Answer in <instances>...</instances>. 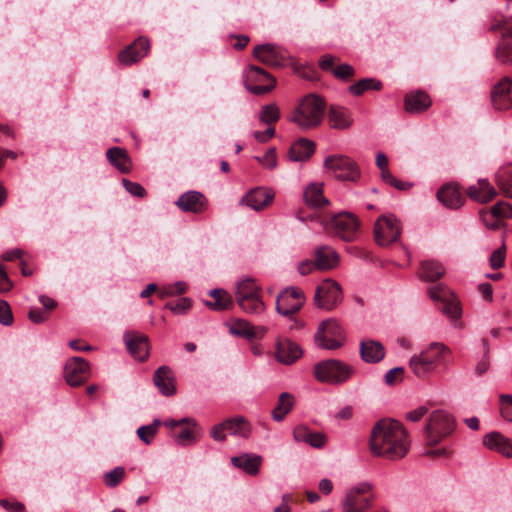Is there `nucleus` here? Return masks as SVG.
Segmentation results:
<instances>
[{
    "instance_id": "f257e3e1",
    "label": "nucleus",
    "mask_w": 512,
    "mask_h": 512,
    "mask_svg": "<svg viewBox=\"0 0 512 512\" xmlns=\"http://www.w3.org/2000/svg\"><path fill=\"white\" fill-rule=\"evenodd\" d=\"M374 456L389 460L403 458L409 451L410 442L402 424L393 419L379 420L373 427L369 441Z\"/></svg>"
},
{
    "instance_id": "f03ea898",
    "label": "nucleus",
    "mask_w": 512,
    "mask_h": 512,
    "mask_svg": "<svg viewBox=\"0 0 512 512\" xmlns=\"http://www.w3.org/2000/svg\"><path fill=\"white\" fill-rule=\"evenodd\" d=\"M324 109V100L315 94H309L298 102L288 119L301 130L314 129L321 124Z\"/></svg>"
},
{
    "instance_id": "7ed1b4c3",
    "label": "nucleus",
    "mask_w": 512,
    "mask_h": 512,
    "mask_svg": "<svg viewBox=\"0 0 512 512\" xmlns=\"http://www.w3.org/2000/svg\"><path fill=\"white\" fill-rule=\"evenodd\" d=\"M449 352V348L444 344L433 342L419 354L410 358L409 368L415 376L424 379L433 373L436 364L444 361Z\"/></svg>"
},
{
    "instance_id": "20e7f679",
    "label": "nucleus",
    "mask_w": 512,
    "mask_h": 512,
    "mask_svg": "<svg viewBox=\"0 0 512 512\" xmlns=\"http://www.w3.org/2000/svg\"><path fill=\"white\" fill-rule=\"evenodd\" d=\"M455 429L453 417L446 411H433L428 418L424 428L425 440L427 445L434 446L439 444L446 437L451 435Z\"/></svg>"
},
{
    "instance_id": "39448f33",
    "label": "nucleus",
    "mask_w": 512,
    "mask_h": 512,
    "mask_svg": "<svg viewBox=\"0 0 512 512\" xmlns=\"http://www.w3.org/2000/svg\"><path fill=\"white\" fill-rule=\"evenodd\" d=\"M354 373V368L336 359L323 360L314 365V376L322 383L340 385Z\"/></svg>"
},
{
    "instance_id": "423d86ee",
    "label": "nucleus",
    "mask_w": 512,
    "mask_h": 512,
    "mask_svg": "<svg viewBox=\"0 0 512 512\" xmlns=\"http://www.w3.org/2000/svg\"><path fill=\"white\" fill-rule=\"evenodd\" d=\"M315 345L324 350L340 349L346 342V334L338 322H320L314 335Z\"/></svg>"
},
{
    "instance_id": "0eeeda50",
    "label": "nucleus",
    "mask_w": 512,
    "mask_h": 512,
    "mask_svg": "<svg viewBox=\"0 0 512 512\" xmlns=\"http://www.w3.org/2000/svg\"><path fill=\"white\" fill-rule=\"evenodd\" d=\"M374 495L372 485L368 482L351 487L343 500V512H366L372 505Z\"/></svg>"
},
{
    "instance_id": "6e6552de",
    "label": "nucleus",
    "mask_w": 512,
    "mask_h": 512,
    "mask_svg": "<svg viewBox=\"0 0 512 512\" xmlns=\"http://www.w3.org/2000/svg\"><path fill=\"white\" fill-rule=\"evenodd\" d=\"M324 167L339 180L356 181L360 177L357 163L344 155L328 156L324 161Z\"/></svg>"
},
{
    "instance_id": "1a4fd4ad",
    "label": "nucleus",
    "mask_w": 512,
    "mask_h": 512,
    "mask_svg": "<svg viewBox=\"0 0 512 512\" xmlns=\"http://www.w3.org/2000/svg\"><path fill=\"white\" fill-rule=\"evenodd\" d=\"M401 231V223L394 215H383L375 222L374 236L380 246H389L398 241Z\"/></svg>"
},
{
    "instance_id": "9d476101",
    "label": "nucleus",
    "mask_w": 512,
    "mask_h": 512,
    "mask_svg": "<svg viewBox=\"0 0 512 512\" xmlns=\"http://www.w3.org/2000/svg\"><path fill=\"white\" fill-rule=\"evenodd\" d=\"M244 85L254 95H263L274 88L275 80L264 69L251 65L244 72Z\"/></svg>"
},
{
    "instance_id": "9b49d317",
    "label": "nucleus",
    "mask_w": 512,
    "mask_h": 512,
    "mask_svg": "<svg viewBox=\"0 0 512 512\" xmlns=\"http://www.w3.org/2000/svg\"><path fill=\"white\" fill-rule=\"evenodd\" d=\"M492 30H501V38L495 50V57L503 65L512 66V17L496 21Z\"/></svg>"
},
{
    "instance_id": "f8f14e48",
    "label": "nucleus",
    "mask_w": 512,
    "mask_h": 512,
    "mask_svg": "<svg viewBox=\"0 0 512 512\" xmlns=\"http://www.w3.org/2000/svg\"><path fill=\"white\" fill-rule=\"evenodd\" d=\"M305 303L304 292L297 287H287L276 298V310L282 317L297 313Z\"/></svg>"
},
{
    "instance_id": "ddd939ff",
    "label": "nucleus",
    "mask_w": 512,
    "mask_h": 512,
    "mask_svg": "<svg viewBox=\"0 0 512 512\" xmlns=\"http://www.w3.org/2000/svg\"><path fill=\"white\" fill-rule=\"evenodd\" d=\"M225 432L242 438H248L251 434V425L245 417L237 416L213 426L210 435L215 441H224L226 439Z\"/></svg>"
},
{
    "instance_id": "4468645a",
    "label": "nucleus",
    "mask_w": 512,
    "mask_h": 512,
    "mask_svg": "<svg viewBox=\"0 0 512 512\" xmlns=\"http://www.w3.org/2000/svg\"><path fill=\"white\" fill-rule=\"evenodd\" d=\"M342 301V291L340 285L331 280H324L315 290V305L326 311H331Z\"/></svg>"
},
{
    "instance_id": "2eb2a0df",
    "label": "nucleus",
    "mask_w": 512,
    "mask_h": 512,
    "mask_svg": "<svg viewBox=\"0 0 512 512\" xmlns=\"http://www.w3.org/2000/svg\"><path fill=\"white\" fill-rule=\"evenodd\" d=\"M328 225V228L344 241H353L358 234L359 220L354 214L344 212L335 215Z\"/></svg>"
},
{
    "instance_id": "dca6fc26",
    "label": "nucleus",
    "mask_w": 512,
    "mask_h": 512,
    "mask_svg": "<svg viewBox=\"0 0 512 512\" xmlns=\"http://www.w3.org/2000/svg\"><path fill=\"white\" fill-rule=\"evenodd\" d=\"M90 376V365L81 357H72L64 367V378L68 385L77 387L83 385Z\"/></svg>"
},
{
    "instance_id": "f3484780",
    "label": "nucleus",
    "mask_w": 512,
    "mask_h": 512,
    "mask_svg": "<svg viewBox=\"0 0 512 512\" xmlns=\"http://www.w3.org/2000/svg\"><path fill=\"white\" fill-rule=\"evenodd\" d=\"M253 55L257 60L272 67L284 66L287 58L284 49L270 43L255 46Z\"/></svg>"
},
{
    "instance_id": "a211bd4d",
    "label": "nucleus",
    "mask_w": 512,
    "mask_h": 512,
    "mask_svg": "<svg viewBox=\"0 0 512 512\" xmlns=\"http://www.w3.org/2000/svg\"><path fill=\"white\" fill-rule=\"evenodd\" d=\"M123 339L127 349L136 360L143 362L148 358L149 341L146 335L136 331H127Z\"/></svg>"
},
{
    "instance_id": "6ab92c4d",
    "label": "nucleus",
    "mask_w": 512,
    "mask_h": 512,
    "mask_svg": "<svg viewBox=\"0 0 512 512\" xmlns=\"http://www.w3.org/2000/svg\"><path fill=\"white\" fill-rule=\"evenodd\" d=\"M511 86V78L505 76L493 87L491 102L496 110L506 111L512 108Z\"/></svg>"
},
{
    "instance_id": "aec40b11",
    "label": "nucleus",
    "mask_w": 512,
    "mask_h": 512,
    "mask_svg": "<svg viewBox=\"0 0 512 512\" xmlns=\"http://www.w3.org/2000/svg\"><path fill=\"white\" fill-rule=\"evenodd\" d=\"M436 197L443 206L449 209H459L465 203V196L459 185L453 182L442 185L438 189Z\"/></svg>"
},
{
    "instance_id": "412c9836",
    "label": "nucleus",
    "mask_w": 512,
    "mask_h": 512,
    "mask_svg": "<svg viewBox=\"0 0 512 512\" xmlns=\"http://www.w3.org/2000/svg\"><path fill=\"white\" fill-rule=\"evenodd\" d=\"M150 50V42L147 38L139 37L118 55L121 64L129 66L145 57Z\"/></svg>"
},
{
    "instance_id": "4be33fe9",
    "label": "nucleus",
    "mask_w": 512,
    "mask_h": 512,
    "mask_svg": "<svg viewBox=\"0 0 512 512\" xmlns=\"http://www.w3.org/2000/svg\"><path fill=\"white\" fill-rule=\"evenodd\" d=\"M274 199V193L257 187L247 192L240 200V204L247 206L255 211H260L271 204Z\"/></svg>"
},
{
    "instance_id": "5701e85b",
    "label": "nucleus",
    "mask_w": 512,
    "mask_h": 512,
    "mask_svg": "<svg viewBox=\"0 0 512 512\" xmlns=\"http://www.w3.org/2000/svg\"><path fill=\"white\" fill-rule=\"evenodd\" d=\"M175 204L184 212L198 214L206 210L207 200L205 196L198 191H188L183 193Z\"/></svg>"
},
{
    "instance_id": "b1692460",
    "label": "nucleus",
    "mask_w": 512,
    "mask_h": 512,
    "mask_svg": "<svg viewBox=\"0 0 512 512\" xmlns=\"http://www.w3.org/2000/svg\"><path fill=\"white\" fill-rule=\"evenodd\" d=\"M229 331L234 336L253 342L263 338L267 329L261 325H251L250 322H234L232 325H229Z\"/></svg>"
},
{
    "instance_id": "393cba45",
    "label": "nucleus",
    "mask_w": 512,
    "mask_h": 512,
    "mask_svg": "<svg viewBox=\"0 0 512 512\" xmlns=\"http://www.w3.org/2000/svg\"><path fill=\"white\" fill-rule=\"evenodd\" d=\"M302 355L300 346L289 339H279L276 344V358L280 363L290 365Z\"/></svg>"
},
{
    "instance_id": "a878e982",
    "label": "nucleus",
    "mask_w": 512,
    "mask_h": 512,
    "mask_svg": "<svg viewBox=\"0 0 512 512\" xmlns=\"http://www.w3.org/2000/svg\"><path fill=\"white\" fill-rule=\"evenodd\" d=\"M483 445L507 458L512 457V443L500 432L493 431L486 434L483 437Z\"/></svg>"
},
{
    "instance_id": "bb28decb",
    "label": "nucleus",
    "mask_w": 512,
    "mask_h": 512,
    "mask_svg": "<svg viewBox=\"0 0 512 512\" xmlns=\"http://www.w3.org/2000/svg\"><path fill=\"white\" fill-rule=\"evenodd\" d=\"M153 383L164 396H172L176 392L174 376L168 366H160L154 372Z\"/></svg>"
},
{
    "instance_id": "cd10ccee",
    "label": "nucleus",
    "mask_w": 512,
    "mask_h": 512,
    "mask_svg": "<svg viewBox=\"0 0 512 512\" xmlns=\"http://www.w3.org/2000/svg\"><path fill=\"white\" fill-rule=\"evenodd\" d=\"M360 356L366 363H378L385 356L384 346L373 339H363L360 342Z\"/></svg>"
},
{
    "instance_id": "c85d7f7f",
    "label": "nucleus",
    "mask_w": 512,
    "mask_h": 512,
    "mask_svg": "<svg viewBox=\"0 0 512 512\" xmlns=\"http://www.w3.org/2000/svg\"><path fill=\"white\" fill-rule=\"evenodd\" d=\"M466 193L471 200L479 203H487L497 195L487 179H479L477 184L468 187Z\"/></svg>"
},
{
    "instance_id": "c756f323",
    "label": "nucleus",
    "mask_w": 512,
    "mask_h": 512,
    "mask_svg": "<svg viewBox=\"0 0 512 512\" xmlns=\"http://www.w3.org/2000/svg\"><path fill=\"white\" fill-rule=\"evenodd\" d=\"M431 106L429 95L423 91H415L406 94L404 107L407 112L421 113Z\"/></svg>"
},
{
    "instance_id": "7c9ffc66",
    "label": "nucleus",
    "mask_w": 512,
    "mask_h": 512,
    "mask_svg": "<svg viewBox=\"0 0 512 512\" xmlns=\"http://www.w3.org/2000/svg\"><path fill=\"white\" fill-rule=\"evenodd\" d=\"M315 151V143L307 138H300L295 141L288 152L291 161H306Z\"/></svg>"
},
{
    "instance_id": "2f4dec72",
    "label": "nucleus",
    "mask_w": 512,
    "mask_h": 512,
    "mask_svg": "<svg viewBox=\"0 0 512 512\" xmlns=\"http://www.w3.org/2000/svg\"><path fill=\"white\" fill-rule=\"evenodd\" d=\"M328 121L334 129H347L353 123L351 112L341 106H331L328 112Z\"/></svg>"
},
{
    "instance_id": "473e14b6",
    "label": "nucleus",
    "mask_w": 512,
    "mask_h": 512,
    "mask_svg": "<svg viewBox=\"0 0 512 512\" xmlns=\"http://www.w3.org/2000/svg\"><path fill=\"white\" fill-rule=\"evenodd\" d=\"M316 268L319 270H330L337 266L339 255L329 246L318 247L315 251Z\"/></svg>"
},
{
    "instance_id": "72a5a7b5",
    "label": "nucleus",
    "mask_w": 512,
    "mask_h": 512,
    "mask_svg": "<svg viewBox=\"0 0 512 512\" xmlns=\"http://www.w3.org/2000/svg\"><path fill=\"white\" fill-rule=\"evenodd\" d=\"M212 300L204 301V304L214 311L229 310L233 306V300L230 294L224 289H213L209 292Z\"/></svg>"
},
{
    "instance_id": "f704fd0d",
    "label": "nucleus",
    "mask_w": 512,
    "mask_h": 512,
    "mask_svg": "<svg viewBox=\"0 0 512 512\" xmlns=\"http://www.w3.org/2000/svg\"><path fill=\"white\" fill-rule=\"evenodd\" d=\"M303 198L306 205L312 208L322 207L329 203L323 195V187L320 183L309 184L304 190Z\"/></svg>"
},
{
    "instance_id": "c9c22d12",
    "label": "nucleus",
    "mask_w": 512,
    "mask_h": 512,
    "mask_svg": "<svg viewBox=\"0 0 512 512\" xmlns=\"http://www.w3.org/2000/svg\"><path fill=\"white\" fill-rule=\"evenodd\" d=\"M232 464L250 475H256L261 464V457L257 455L243 454L231 458Z\"/></svg>"
},
{
    "instance_id": "e433bc0d",
    "label": "nucleus",
    "mask_w": 512,
    "mask_h": 512,
    "mask_svg": "<svg viewBox=\"0 0 512 512\" xmlns=\"http://www.w3.org/2000/svg\"><path fill=\"white\" fill-rule=\"evenodd\" d=\"M445 274V268L436 260H423L419 268V276L425 281H435Z\"/></svg>"
},
{
    "instance_id": "4c0bfd02",
    "label": "nucleus",
    "mask_w": 512,
    "mask_h": 512,
    "mask_svg": "<svg viewBox=\"0 0 512 512\" xmlns=\"http://www.w3.org/2000/svg\"><path fill=\"white\" fill-rule=\"evenodd\" d=\"M295 404V398L291 393L283 392L279 395L277 405L272 410V418L276 422L284 420L286 415L292 410Z\"/></svg>"
},
{
    "instance_id": "58836bf2",
    "label": "nucleus",
    "mask_w": 512,
    "mask_h": 512,
    "mask_svg": "<svg viewBox=\"0 0 512 512\" xmlns=\"http://www.w3.org/2000/svg\"><path fill=\"white\" fill-rule=\"evenodd\" d=\"M106 157L109 162L122 173H127L130 170V160L127 152L120 147L109 148L106 152Z\"/></svg>"
},
{
    "instance_id": "ea45409f",
    "label": "nucleus",
    "mask_w": 512,
    "mask_h": 512,
    "mask_svg": "<svg viewBox=\"0 0 512 512\" xmlns=\"http://www.w3.org/2000/svg\"><path fill=\"white\" fill-rule=\"evenodd\" d=\"M237 302L244 312L252 315H259L265 309V305L259 295L242 297Z\"/></svg>"
},
{
    "instance_id": "a19ab883",
    "label": "nucleus",
    "mask_w": 512,
    "mask_h": 512,
    "mask_svg": "<svg viewBox=\"0 0 512 512\" xmlns=\"http://www.w3.org/2000/svg\"><path fill=\"white\" fill-rule=\"evenodd\" d=\"M280 119V109L275 103L264 105L259 113L261 123L272 126Z\"/></svg>"
},
{
    "instance_id": "79ce46f5",
    "label": "nucleus",
    "mask_w": 512,
    "mask_h": 512,
    "mask_svg": "<svg viewBox=\"0 0 512 512\" xmlns=\"http://www.w3.org/2000/svg\"><path fill=\"white\" fill-rule=\"evenodd\" d=\"M382 87V83L374 78H364L356 82L355 84L349 87V91L355 95L359 96L363 92L368 90H380Z\"/></svg>"
},
{
    "instance_id": "37998d69",
    "label": "nucleus",
    "mask_w": 512,
    "mask_h": 512,
    "mask_svg": "<svg viewBox=\"0 0 512 512\" xmlns=\"http://www.w3.org/2000/svg\"><path fill=\"white\" fill-rule=\"evenodd\" d=\"M259 295V287L251 278H246L238 282L236 299L241 300L242 297H252Z\"/></svg>"
},
{
    "instance_id": "c03bdc74",
    "label": "nucleus",
    "mask_w": 512,
    "mask_h": 512,
    "mask_svg": "<svg viewBox=\"0 0 512 512\" xmlns=\"http://www.w3.org/2000/svg\"><path fill=\"white\" fill-rule=\"evenodd\" d=\"M439 308L448 318L456 320L461 317V307L453 293L441 303Z\"/></svg>"
},
{
    "instance_id": "a18cd8bd",
    "label": "nucleus",
    "mask_w": 512,
    "mask_h": 512,
    "mask_svg": "<svg viewBox=\"0 0 512 512\" xmlns=\"http://www.w3.org/2000/svg\"><path fill=\"white\" fill-rule=\"evenodd\" d=\"M192 302L187 297H182L165 304L164 309L172 312L173 316H182L190 310Z\"/></svg>"
},
{
    "instance_id": "49530a36",
    "label": "nucleus",
    "mask_w": 512,
    "mask_h": 512,
    "mask_svg": "<svg viewBox=\"0 0 512 512\" xmlns=\"http://www.w3.org/2000/svg\"><path fill=\"white\" fill-rule=\"evenodd\" d=\"M126 475L124 467L117 466L113 470L106 472L103 475V482L109 488L118 486Z\"/></svg>"
},
{
    "instance_id": "de8ad7c7",
    "label": "nucleus",
    "mask_w": 512,
    "mask_h": 512,
    "mask_svg": "<svg viewBox=\"0 0 512 512\" xmlns=\"http://www.w3.org/2000/svg\"><path fill=\"white\" fill-rule=\"evenodd\" d=\"M161 424L159 419H155L150 425L141 426L137 429L138 437L145 443L150 444L154 439L158 427Z\"/></svg>"
},
{
    "instance_id": "09e8293b",
    "label": "nucleus",
    "mask_w": 512,
    "mask_h": 512,
    "mask_svg": "<svg viewBox=\"0 0 512 512\" xmlns=\"http://www.w3.org/2000/svg\"><path fill=\"white\" fill-rule=\"evenodd\" d=\"M487 216H495L500 223L501 219L512 218V207L509 203L500 201L489 209Z\"/></svg>"
},
{
    "instance_id": "8fccbe9b",
    "label": "nucleus",
    "mask_w": 512,
    "mask_h": 512,
    "mask_svg": "<svg viewBox=\"0 0 512 512\" xmlns=\"http://www.w3.org/2000/svg\"><path fill=\"white\" fill-rule=\"evenodd\" d=\"M428 294L432 300L442 303L451 296L452 292L445 285L437 284L429 287Z\"/></svg>"
},
{
    "instance_id": "3c124183",
    "label": "nucleus",
    "mask_w": 512,
    "mask_h": 512,
    "mask_svg": "<svg viewBox=\"0 0 512 512\" xmlns=\"http://www.w3.org/2000/svg\"><path fill=\"white\" fill-rule=\"evenodd\" d=\"M498 185L503 193L512 198V169L501 172L498 176Z\"/></svg>"
},
{
    "instance_id": "603ef678",
    "label": "nucleus",
    "mask_w": 512,
    "mask_h": 512,
    "mask_svg": "<svg viewBox=\"0 0 512 512\" xmlns=\"http://www.w3.org/2000/svg\"><path fill=\"white\" fill-rule=\"evenodd\" d=\"M255 159L265 168L274 169L277 166L276 149H268L263 156H255Z\"/></svg>"
},
{
    "instance_id": "864d4df0",
    "label": "nucleus",
    "mask_w": 512,
    "mask_h": 512,
    "mask_svg": "<svg viewBox=\"0 0 512 512\" xmlns=\"http://www.w3.org/2000/svg\"><path fill=\"white\" fill-rule=\"evenodd\" d=\"M501 402V415L502 417L512 422V396L508 394L500 395Z\"/></svg>"
},
{
    "instance_id": "5fc2aeb1",
    "label": "nucleus",
    "mask_w": 512,
    "mask_h": 512,
    "mask_svg": "<svg viewBox=\"0 0 512 512\" xmlns=\"http://www.w3.org/2000/svg\"><path fill=\"white\" fill-rule=\"evenodd\" d=\"M381 177L383 181L393 187H395L398 190H406L411 187L410 184L402 182L401 180L396 179L390 170H385L383 173H381Z\"/></svg>"
},
{
    "instance_id": "6e6d98bb",
    "label": "nucleus",
    "mask_w": 512,
    "mask_h": 512,
    "mask_svg": "<svg viewBox=\"0 0 512 512\" xmlns=\"http://www.w3.org/2000/svg\"><path fill=\"white\" fill-rule=\"evenodd\" d=\"M176 441L179 445L182 446L194 443L196 441L194 429L190 427L182 429L181 432L176 436Z\"/></svg>"
},
{
    "instance_id": "4d7b16f0",
    "label": "nucleus",
    "mask_w": 512,
    "mask_h": 512,
    "mask_svg": "<svg viewBox=\"0 0 512 512\" xmlns=\"http://www.w3.org/2000/svg\"><path fill=\"white\" fill-rule=\"evenodd\" d=\"M403 373L404 369L402 367H394L387 371L384 376V381L387 385H394L402 380Z\"/></svg>"
},
{
    "instance_id": "13d9d810",
    "label": "nucleus",
    "mask_w": 512,
    "mask_h": 512,
    "mask_svg": "<svg viewBox=\"0 0 512 512\" xmlns=\"http://www.w3.org/2000/svg\"><path fill=\"white\" fill-rule=\"evenodd\" d=\"M122 184H123L124 188L126 189V191L129 192L131 195L137 196V197L145 196L146 191L141 184L132 182L127 179H123Z\"/></svg>"
},
{
    "instance_id": "bf43d9fd",
    "label": "nucleus",
    "mask_w": 512,
    "mask_h": 512,
    "mask_svg": "<svg viewBox=\"0 0 512 512\" xmlns=\"http://www.w3.org/2000/svg\"><path fill=\"white\" fill-rule=\"evenodd\" d=\"M505 261V246L502 245L499 249L495 250L490 256V265L493 269H499L504 265Z\"/></svg>"
},
{
    "instance_id": "052dcab7",
    "label": "nucleus",
    "mask_w": 512,
    "mask_h": 512,
    "mask_svg": "<svg viewBox=\"0 0 512 512\" xmlns=\"http://www.w3.org/2000/svg\"><path fill=\"white\" fill-rule=\"evenodd\" d=\"M333 75L338 79L346 80L354 75V68L349 64H341L333 69Z\"/></svg>"
},
{
    "instance_id": "680f3d73",
    "label": "nucleus",
    "mask_w": 512,
    "mask_h": 512,
    "mask_svg": "<svg viewBox=\"0 0 512 512\" xmlns=\"http://www.w3.org/2000/svg\"><path fill=\"white\" fill-rule=\"evenodd\" d=\"M306 443L314 448H322L326 443V436L323 433L313 432L311 430Z\"/></svg>"
},
{
    "instance_id": "e2e57ef3",
    "label": "nucleus",
    "mask_w": 512,
    "mask_h": 512,
    "mask_svg": "<svg viewBox=\"0 0 512 512\" xmlns=\"http://www.w3.org/2000/svg\"><path fill=\"white\" fill-rule=\"evenodd\" d=\"M486 214H489V209H482L480 210L479 212V215H480V219L482 220V222L484 223V225L488 228V229H497L500 225V223L498 222V220L495 218V216H487Z\"/></svg>"
},
{
    "instance_id": "0e129e2a",
    "label": "nucleus",
    "mask_w": 512,
    "mask_h": 512,
    "mask_svg": "<svg viewBox=\"0 0 512 512\" xmlns=\"http://www.w3.org/2000/svg\"><path fill=\"white\" fill-rule=\"evenodd\" d=\"M311 430L305 425H298L293 430V437L297 442L306 443Z\"/></svg>"
},
{
    "instance_id": "69168bd1",
    "label": "nucleus",
    "mask_w": 512,
    "mask_h": 512,
    "mask_svg": "<svg viewBox=\"0 0 512 512\" xmlns=\"http://www.w3.org/2000/svg\"><path fill=\"white\" fill-rule=\"evenodd\" d=\"M274 135H275V128L273 126H268V128L265 131H255L253 133L254 138L260 143L267 142Z\"/></svg>"
},
{
    "instance_id": "338daca9",
    "label": "nucleus",
    "mask_w": 512,
    "mask_h": 512,
    "mask_svg": "<svg viewBox=\"0 0 512 512\" xmlns=\"http://www.w3.org/2000/svg\"><path fill=\"white\" fill-rule=\"evenodd\" d=\"M13 287L12 281L9 279L4 267L0 265V292H8Z\"/></svg>"
},
{
    "instance_id": "774afa93",
    "label": "nucleus",
    "mask_w": 512,
    "mask_h": 512,
    "mask_svg": "<svg viewBox=\"0 0 512 512\" xmlns=\"http://www.w3.org/2000/svg\"><path fill=\"white\" fill-rule=\"evenodd\" d=\"M0 505L9 512H25V506L21 502H10L2 499Z\"/></svg>"
}]
</instances>
